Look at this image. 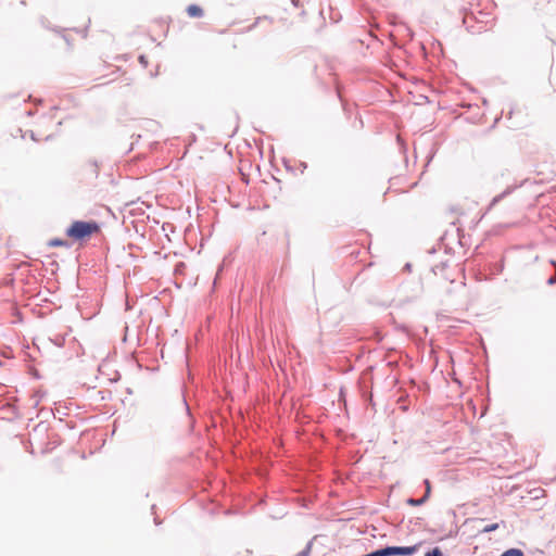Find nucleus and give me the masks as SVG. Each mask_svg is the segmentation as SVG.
<instances>
[{
  "label": "nucleus",
  "instance_id": "obj_6",
  "mask_svg": "<svg viewBox=\"0 0 556 556\" xmlns=\"http://www.w3.org/2000/svg\"><path fill=\"white\" fill-rule=\"evenodd\" d=\"M425 485H426V493H425V498L427 500L431 493V484H430V481L429 480H425Z\"/></svg>",
  "mask_w": 556,
  "mask_h": 556
},
{
  "label": "nucleus",
  "instance_id": "obj_9",
  "mask_svg": "<svg viewBox=\"0 0 556 556\" xmlns=\"http://www.w3.org/2000/svg\"><path fill=\"white\" fill-rule=\"evenodd\" d=\"M293 4L298 5L299 4V0H291Z\"/></svg>",
  "mask_w": 556,
  "mask_h": 556
},
{
  "label": "nucleus",
  "instance_id": "obj_8",
  "mask_svg": "<svg viewBox=\"0 0 556 556\" xmlns=\"http://www.w3.org/2000/svg\"><path fill=\"white\" fill-rule=\"evenodd\" d=\"M425 501H426V498H425V497H422V498H420V500H413V498H410V500L408 501V503H409L410 505L416 506V505H420V504L425 503Z\"/></svg>",
  "mask_w": 556,
  "mask_h": 556
},
{
  "label": "nucleus",
  "instance_id": "obj_4",
  "mask_svg": "<svg viewBox=\"0 0 556 556\" xmlns=\"http://www.w3.org/2000/svg\"><path fill=\"white\" fill-rule=\"evenodd\" d=\"M501 556H523V552L519 548H510L504 552Z\"/></svg>",
  "mask_w": 556,
  "mask_h": 556
},
{
  "label": "nucleus",
  "instance_id": "obj_7",
  "mask_svg": "<svg viewBox=\"0 0 556 556\" xmlns=\"http://www.w3.org/2000/svg\"><path fill=\"white\" fill-rule=\"evenodd\" d=\"M497 528H498L497 523L488 525L486 527H484L483 532L495 531Z\"/></svg>",
  "mask_w": 556,
  "mask_h": 556
},
{
  "label": "nucleus",
  "instance_id": "obj_3",
  "mask_svg": "<svg viewBox=\"0 0 556 556\" xmlns=\"http://www.w3.org/2000/svg\"><path fill=\"white\" fill-rule=\"evenodd\" d=\"M48 245L50 248H58V247H68L67 242L62 240V239H51L49 242H48Z\"/></svg>",
  "mask_w": 556,
  "mask_h": 556
},
{
  "label": "nucleus",
  "instance_id": "obj_2",
  "mask_svg": "<svg viewBox=\"0 0 556 556\" xmlns=\"http://www.w3.org/2000/svg\"><path fill=\"white\" fill-rule=\"evenodd\" d=\"M187 13L190 17H201L203 15V10L197 4H190L187 8Z\"/></svg>",
  "mask_w": 556,
  "mask_h": 556
},
{
  "label": "nucleus",
  "instance_id": "obj_5",
  "mask_svg": "<svg viewBox=\"0 0 556 556\" xmlns=\"http://www.w3.org/2000/svg\"><path fill=\"white\" fill-rule=\"evenodd\" d=\"M425 556H443L439 547H434L432 551L425 554Z\"/></svg>",
  "mask_w": 556,
  "mask_h": 556
},
{
  "label": "nucleus",
  "instance_id": "obj_1",
  "mask_svg": "<svg viewBox=\"0 0 556 556\" xmlns=\"http://www.w3.org/2000/svg\"><path fill=\"white\" fill-rule=\"evenodd\" d=\"M99 232L100 226L94 220H75L66 229V236L73 239L74 241H86L90 239L93 235H98Z\"/></svg>",
  "mask_w": 556,
  "mask_h": 556
}]
</instances>
